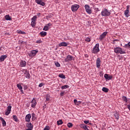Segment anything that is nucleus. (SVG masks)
<instances>
[{
  "label": "nucleus",
  "instance_id": "nucleus-18",
  "mask_svg": "<svg viewBox=\"0 0 130 130\" xmlns=\"http://www.w3.org/2000/svg\"><path fill=\"white\" fill-rule=\"evenodd\" d=\"M20 67H26V61L24 60H21L20 62Z\"/></svg>",
  "mask_w": 130,
  "mask_h": 130
},
{
  "label": "nucleus",
  "instance_id": "nucleus-56",
  "mask_svg": "<svg viewBox=\"0 0 130 130\" xmlns=\"http://www.w3.org/2000/svg\"><path fill=\"white\" fill-rule=\"evenodd\" d=\"M115 41H119V40H117V39L114 40L113 41V42H115Z\"/></svg>",
  "mask_w": 130,
  "mask_h": 130
},
{
  "label": "nucleus",
  "instance_id": "nucleus-41",
  "mask_svg": "<svg viewBox=\"0 0 130 130\" xmlns=\"http://www.w3.org/2000/svg\"><path fill=\"white\" fill-rule=\"evenodd\" d=\"M68 127H72L73 126V123L69 122L67 124Z\"/></svg>",
  "mask_w": 130,
  "mask_h": 130
},
{
  "label": "nucleus",
  "instance_id": "nucleus-38",
  "mask_svg": "<svg viewBox=\"0 0 130 130\" xmlns=\"http://www.w3.org/2000/svg\"><path fill=\"white\" fill-rule=\"evenodd\" d=\"M17 33H18V34H26L25 31H23L22 30H18Z\"/></svg>",
  "mask_w": 130,
  "mask_h": 130
},
{
  "label": "nucleus",
  "instance_id": "nucleus-15",
  "mask_svg": "<svg viewBox=\"0 0 130 130\" xmlns=\"http://www.w3.org/2000/svg\"><path fill=\"white\" fill-rule=\"evenodd\" d=\"M0 120L2 121L3 126H7V122H6V121L5 119H4V118L0 117Z\"/></svg>",
  "mask_w": 130,
  "mask_h": 130
},
{
  "label": "nucleus",
  "instance_id": "nucleus-43",
  "mask_svg": "<svg viewBox=\"0 0 130 130\" xmlns=\"http://www.w3.org/2000/svg\"><path fill=\"white\" fill-rule=\"evenodd\" d=\"M50 127L49 126H46L44 128V130H50Z\"/></svg>",
  "mask_w": 130,
  "mask_h": 130
},
{
  "label": "nucleus",
  "instance_id": "nucleus-30",
  "mask_svg": "<svg viewBox=\"0 0 130 130\" xmlns=\"http://www.w3.org/2000/svg\"><path fill=\"white\" fill-rule=\"evenodd\" d=\"M124 47L125 48H130V42H128L127 44H125Z\"/></svg>",
  "mask_w": 130,
  "mask_h": 130
},
{
  "label": "nucleus",
  "instance_id": "nucleus-59",
  "mask_svg": "<svg viewBox=\"0 0 130 130\" xmlns=\"http://www.w3.org/2000/svg\"><path fill=\"white\" fill-rule=\"evenodd\" d=\"M32 129H30V128H27V129H26V130H32Z\"/></svg>",
  "mask_w": 130,
  "mask_h": 130
},
{
  "label": "nucleus",
  "instance_id": "nucleus-34",
  "mask_svg": "<svg viewBox=\"0 0 130 130\" xmlns=\"http://www.w3.org/2000/svg\"><path fill=\"white\" fill-rule=\"evenodd\" d=\"M31 27H35V25H36V22L35 21H31L30 24Z\"/></svg>",
  "mask_w": 130,
  "mask_h": 130
},
{
  "label": "nucleus",
  "instance_id": "nucleus-24",
  "mask_svg": "<svg viewBox=\"0 0 130 130\" xmlns=\"http://www.w3.org/2000/svg\"><path fill=\"white\" fill-rule=\"evenodd\" d=\"M31 116H32L31 119L32 121H34L36 119V115L35 114V113H32L31 114Z\"/></svg>",
  "mask_w": 130,
  "mask_h": 130
},
{
  "label": "nucleus",
  "instance_id": "nucleus-33",
  "mask_svg": "<svg viewBox=\"0 0 130 130\" xmlns=\"http://www.w3.org/2000/svg\"><path fill=\"white\" fill-rule=\"evenodd\" d=\"M122 99L124 101L125 103H127V99L126 98V96H122Z\"/></svg>",
  "mask_w": 130,
  "mask_h": 130
},
{
  "label": "nucleus",
  "instance_id": "nucleus-51",
  "mask_svg": "<svg viewBox=\"0 0 130 130\" xmlns=\"http://www.w3.org/2000/svg\"><path fill=\"white\" fill-rule=\"evenodd\" d=\"M80 103H81V102H77V103L75 104L76 105H79V104H80Z\"/></svg>",
  "mask_w": 130,
  "mask_h": 130
},
{
  "label": "nucleus",
  "instance_id": "nucleus-62",
  "mask_svg": "<svg viewBox=\"0 0 130 130\" xmlns=\"http://www.w3.org/2000/svg\"><path fill=\"white\" fill-rule=\"evenodd\" d=\"M0 14H2V13L0 12Z\"/></svg>",
  "mask_w": 130,
  "mask_h": 130
},
{
  "label": "nucleus",
  "instance_id": "nucleus-21",
  "mask_svg": "<svg viewBox=\"0 0 130 130\" xmlns=\"http://www.w3.org/2000/svg\"><path fill=\"white\" fill-rule=\"evenodd\" d=\"M80 127H81V128H83L85 130H89V129H88V127H87V125H85V124H82L80 125Z\"/></svg>",
  "mask_w": 130,
  "mask_h": 130
},
{
  "label": "nucleus",
  "instance_id": "nucleus-5",
  "mask_svg": "<svg viewBox=\"0 0 130 130\" xmlns=\"http://www.w3.org/2000/svg\"><path fill=\"white\" fill-rule=\"evenodd\" d=\"M79 8H80V5L78 4H74L72 6L71 10L72 12H77L78 11Z\"/></svg>",
  "mask_w": 130,
  "mask_h": 130
},
{
  "label": "nucleus",
  "instance_id": "nucleus-14",
  "mask_svg": "<svg viewBox=\"0 0 130 130\" xmlns=\"http://www.w3.org/2000/svg\"><path fill=\"white\" fill-rule=\"evenodd\" d=\"M104 78L106 79V80L109 81L110 80L112 79V76L109 75V74H105L104 75Z\"/></svg>",
  "mask_w": 130,
  "mask_h": 130
},
{
  "label": "nucleus",
  "instance_id": "nucleus-36",
  "mask_svg": "<svg viewBox=\"0 0 130 130\" xmlns=\"http://www.w3.org/2000/svg\"><path fill=\"white\" fill-rule=\"evenodd\" d=\"M50 99V95L47 94L46 95V101H48Z\"/></svg>",
  "mask_w": 130,
  "mask_h": 130
},
{
  "label": "nucleus",
  "instance_id": "nucleus-25",
  "mask_svg": "<svg viewBox=\"0 0 130 130\" xmlns=\"http://www.w3.org/2000/svg\"><path fill=\"white\" fill-rule=\"evenodd\" d=\"M102 91L103 92H105V93H108V91H109V89L106 87H103Z\"/></svg>",
  "mask_w": 130,
  "mask_h": 130
},
{
  "label": "nucleus",
  "instance_id": "nucleus-63",
  "mask_svg": "<svg viewBox=\"0 0 130 130\" xmlns=\"http://www.w3.org/2000/svg\"><path fill=\"white\" fill-rule=\"evenodd\" d=\"M100 1H102V0H100Z\"/></svg>",
  "mask_w": 130,
  "mask_h": 130
},
{
  "label": "nucleus",
  "instance_id": "nucleus-40",
  "mask_svg": "<svg viewBox=\"0 0 130 130\" xmlns=\"http://www.w3.org/2000/svg\"><path fill=\"white\" fill-rule=\"evenodd\" d=\"M29 72H28V71L27 70H26V69H23V70H22V73H23V74H24L25 75L26 74V73H28Z\"/></svg>",
  "mask_w": 130,
  "mask_h": 130
},
{
  "label": "nucleus",
  "instance_id": "nucleus-61",
  "mask_svg": "<svg viewBox=\"0 0 130 130\" xmlns=\"http://www.w3.org/2000/svg\"><path fill=\"white\" fill-rule=\"evenodd\" d=\"M113 43L114 44H115V42H113Z\"/></svg>",
  "mask_w": 130,
  "mask_h": 130
},
{
  "label": "nucleus",
  "instance_id": "nucleus-29",
  "mask_svg": "<svg viewBox=\"0 0 130 130\" xmlns=\"http://www.w3.org/2000/svg\"><path fill=\"white\" fill-rule=\"evenodd\" d=\"M37 20V16H34V17L31 18V22H36Z\"/></svg>",
  "mask_w": 130,
  "mask_h": 130
},
{
  "label": "nucleus",
  "instance_id": "nucleus-4",
  "mask_svg": "<svg viewBox=\"0 0 130 130\" xmlns=\"http://www.w3.org/2000/svg\"><path fill=\"white\" fill-rule=\"evenodd\" d=\"M84 8L87 14H89V15H91V14H92V10L90 8V6H89V5H85Z\"/></svg>",
  "mask_w": 130,
  "mask_h": 130
},
{
  "label": "nucleus",
  "instance_id": "nucleus-50",
  "mask_svg": "<svg viewBox=\"0 0 130 130\" xmlns=\"http://www.w3.org/2000/svg\"><path fill=\"white\" fill-rule=\"evenodd\" d=\"M64 94V92H62L60 93V96H63Z\"/></svg>",
  "mask_w": 130,
  "mask_h": 130
},
{
  "label": "nucleus",
  "instance_id": "nucleus-23",
  "mask_svg": "<svg viewBox=\"0 0 130 130\" xmlns=\"http://www.w3.org/2000/svg\"><path fill=\"white\" fill-rule=\"evenodd\" d=\"M13 120H14V121H15V122H18V121H19V119H18V117H17V116H16L15 115H13Z\"/></svg>",
  "mask_w": 130,
  "mask_h": 130
},
{
  "label": "nucleus",
  "instance_id": "nucleus-54",
  "mask_svg": "<svg viewBox=\"0 0 130 130\" xmlns=\"http://www.w3.org/2000/svg\"><path fill=\"white\" fill-rule=\"evenodd\" d=\"M24 90H26V89H27V86H24V87H23Z\"/></svg>",
  "mask_w": 130,
  "mask_h": 130
},
{
  "label": "nucleus",
  "instance_id": "nucleus-42",
  "mask_svg": "<svg viewBox=\"0 0 130 130\" xmlns=\"http://www.w3.org/2000/svg\"><path fill=\"white\" fill-rule=\"evenodd\" d=\"M55 64L56 67H57V68H59V67H60V64H59V63L58 62H55Z\"/></svg>",
  "mask_w": 130,
  "mask_h": 130
},
{
  "label": "nucleus",
  "instance_id": "nucleus-22",
  "mask_svg": "<svg viewBox=\"0 0 130 130\" xmlns=\"http://www.w3.org/2000/svg\"><path fill=\"white\" fill-rule=\"evenodd\" d=\"M5 20L6 21H11L12 20V18H11V16H10L9 15H7L5 16Z\"/></svg>",
  "mask_w": 130,
  "mask_h": 130
},
{
  "label": "nucleus",
  "instance_id": "nucleus-53",
  "mask_svg": "<svg viewBox=\"0 0 130 130\" xmlns=\"http://www.w3.org/2000/svg\"><path fill=\"white\" fill-rule=\"evenodd\" d=\"M20 92H21V93H22V94H24V91H23V89H20Z\"/></svg>",
  "mask_w": 130,
  "mask_h": 130
},
{
  "label": "nucleus",
  "instance_id": "nucleus-3",
  "mask_svg": "<svg viewBox=\"0 0 130 130\" xmlns=\"http://www.w3.org/2000/svg\"><path fill=\"white\" fill-rule=\"evenodd\" d=\"M101 14L102 17H108L111 15L110 12H109V11H108V10H107L106 8L102 10Z\"/></svg>",
  "mask_w": 130,
  "mask_h": 130
},
{
  "label": "nucleus",
  "instance_id": "nucleus-49",
  "mask_svg": "<svg viewBox=\"0 0 130 130\" xmlns=\"http://www.w3.org/2000/svg\"><path fill=\"white\" fill-rule=\"evenodd\" d=\"M37 43H38V44L41 43V40H39V41H37Z\"/></svg>",
  "mask_w": 130,
  "mask_h": 130
},
{
  "label": "nucleus",
  "instance_id": "nucleus-16",
  "mask_svg": "<svg viewBox=\"0 0 130 130\" xmlns=\"http://www.w3.org/2000/svg\"><path fill=\"white\" fill-rule=\"evenodd\" d=\"M26 127H28L30 129H33V124H32L31 122H29L26 124Z\"/></svg>",
  "mask_w": 130,
  "mask_h": 130
},
{
  "label": "nucleus",
  "instance_id": "nucleus-20",
  "mask_svg": "<svg viewBox=\"0 0 130 130\" xmlns=\"http://www.w3.org/2000/svg\"><path fill=\"white\" fill-rule=\"evenodd\" d=\"M68 43H66L64 42H61L59 44V46L60 47L61 46H68Z\"/></svg>",
  "mask_w": 130,
  "mask_h": 130
},
{
  "label": "nucleus",
  "instance_id": "nucleus-57",
  "mask_svg": "<svg viewBox=\"0 0 130 130\" xmlns=\"http://www.w3.org/2000/svg\"><path fill=\"white\" fill-rule=\"evenodd\" d=\"M100 75H103V72H101L100 73Z\"/></svg>",
  "mask_w": 130,
  "mask_h": 130
},
{
  "label": "nucleus",
  "instance_id": "nucleus-39",
  "mask_svg": "<svg viewBox=\"0 0 130 130\" xmlns=\"http://www.w3.org/2000/svg\"><path fill=\"white\" fill-rule=\"evenodd\" d=\"M114 116H115L116 119H117V120L119 119V116H118V114L116 113V114H115Z\"/></svg>",
  "mask_w": 130,
  "mask_h": 130
},
{
  "label": "nucleus",
  "instance_id": "nucleus-58",
  "mask_svg": "<svg viewBox=\"0 0 130 130\" xmlns=\"http://www.w3.org/2000/svg\"><path fill=\"white\" fill-rule=\"evenodd\" d=\"M89 57V56L88 55V54L85 55V57Z\"/></svg>",
  "mask_w": 130,
  "mask_h": 130
},
{
  "label": "nucleus",
  "instance_id": "nucleus-45",
  "mask_svg": "<svg viewBox=\"0 0 130 130\" xmlns=\"http://www.w3.org/2000/svg\"><path fill=\"white\" fill-rule=\"evenodd\" d=\"M52 24H51V23H49L48 24H47L46 25V26H48V27H50V26H52Z\"/></svg>",
  "mask_w": 130,
  "mask_h": 130
},
{
  "label": "nucleus",
  "instance_id": "nucleus-28",
  "mask_svg": "<svg viewBox=\"0 0 130 130\" xmlns=\"http://www.w3.org/2000/svg\"><path fill=\"white\" fill-rule=\"evenodd\" d=\"M59 78H61V79H66V76L63 75V74H60L58 76Z\"/></svg>",
  "mask_w": 130,
  "mask_h": 130
},
{
  "label": "nucleus",
  "instance_id": "nucleus-1",
  "mask_svg": "<svg viewBox=\"0 0 130 130\" xmlns=\"http://www.w3.org/2000/svg\"><path fill=\"white\" fill-rule=\"evenodd\" d=\"M100 49H99V44H96L94 47H93V49L91 50V53L93 54H97L98 52H100Z\"/></svg>",
  "mask_w": 130,
  "mask_h": 130
},
{
  "label": "nucleus",
  "instance_id": "nucleus-52",
  "mask_svg": "<svg viewBox=\"0 0 130 130\" xmlns=\"http://www.w3.org/2000/svg\"><path fill=\"white\" fill-rule=\"evenodd\" d=\"M77 102H78V100H77L76 99L74 100V102L75 104H76Z\"/></svg>",
  "mask_w": 130,
  "mask_h": 130
},
{
  "label": "nucleus",
  "instance_id": "nucleus-8",
  "mask_svg": "<svg viewBox=\"0 0 130 130\" xmlns=\"http://www.w3.org/2000/svg\"><path fill=\"white\" fill-rule=\"evenodd\" d=\"M74 57H73V56L68 55L65 59V61H66V62H69V61H72Z\"/></svg>",
  "mask_w": 130,
  "mask_h": 130
},
{
  "label": "nucleus",
  "instance_id": "nucleus-35",
  "mask_svg": "<svg viewBox=\"0 0 130 130\" xmlns=\"http://www.w3.org/2000/svg\"><path fill=\"white\" fill-rule=\"evenodd\" d=\"M70 86L68 85H65L62 86H61V89H68V88H69Z\"/></svg>",
  "mask_w": 130,
  "mask_h": 130
},
{
  "label": "nucleus",
  "instance_id": "nucleus-2",
  "mask_svg": "<svg viewBox=\"0 0 130 130\" xmlns=\"http://www.w3.org/2000/svg\"><path fill=\"white\" fill-rule=\"evenodd\" d=\"M114 52L115 53H119L120 54H125V51L120 47H117L114 48Z\"/></svg>",
  "mask_w": 130,
  "mask_h": 130
},
{
  "label": "nucleus",
  "instance_id": "nucleus-17",
  "mask_svg": "<svg viewBox=\"0 0 130 130\" xmlns=\"http://www.w3.org/2000/svg\"><path fill=\"white\" fill-rule=\"evenodd\" d=\"M8 57V56L4 55H2L0 57V62H2V61H4Z\"/></svg>",
  "mask_w": 130,
  "mask_h": 130
},
{
  "label": "nucleus",
  "instance_id": "nucleus-32",
  "mask_svg": "<svg viewBox=\"0 0 130 130\" xmlns=\"http://www.w3.org/2000/svg\"><path fill=\"white\" fill-rule=\"evenodd\" d=\"M49 27H48L47 26L45 25L43 30H44V31H48V30H49Z\"/></svg>",
  "mask_w": 130,
  "mask_h": 130
},
{
  "label": "nucleus",
  "instance_id": "nucleus-31",
  "mask_svg": "<svg viewBox=\"0 0 130 130\" xmlns=\"http://www.w3.org/2000/svg\"><path fill=\"white\" fill-rule=\"evenodd\" d=\"M62 123H63L62 120H59L57 121V124H58V125H60V124H62Z\"/></svg>",
  "mask_w": 130,
  "mask_h": 130
},
{
  "label": "nucleus",
  "instance_id": "nucleus-9",
  "mask_svg": "<svg viewBox=\"0 0 130 130\" xmlns=\"http://www.w3.org/2000/svg\"><path fill=\"white\" fill-rule=\"evenodd\" d=\"M12 109V106H9L7 107V110L5 111V115H9L11 113Z\"/></svg>",
  "mask_w": 130,
  "mask_h": 130
},
{
  "label": "nucleus",
  "instance_id": "nucleus-37",
  "mask_svg": "<svg viewBox=\"0 0 130 130\" xmlns=\"http://www.w3.org/2000/svg\"><path fill=\"white\" fill-rule=\"evenodd\" d=\"M17 88L19 89V90L23 89V87H22V85H21V84H17Z\"/></svg>",
  "mask_w": 130,
  "mask_h": 130
},
{
  "label": "nucleus",
  "instance_id": "nucleus-19",
  "mask_svg": "<svg viewBox=\"0 0 130 130\" xmlns=\"http://www.w3.org/2000/svg\"><path fill=\"white\" fill-rule=\"evenodd\" d=\"M126 18L129 17V10H125L124 13Z\"/></svg>",
  "mask_w": 130,
  "mask_h": 130
},
{
  "label": "nucleus",
  "instance_id": "nucleus-55",
  "mask_svg": "<svg viewBox=\"0 0 130 130\" xmlns=\"http://www.w3.org/2000/svg\"><path fill=\"white\" fill-rule=\"evenodd\" d=\"M127 108L130 111V105L127 106Z\"/></svg>",
  "mask_w": 130,
  "mask_h": 130
},
{
  "label": "nucleus",
  "instance_id": "nucleus-48",
  "mask_svg": "<svg viewBox=\"0 0 130 130\" xmlns=\"http://www.w3.org/2000/svg\"><path fill=\"white\" fill-rule=\"evenodd\" d=\"M42 86H43V83H40L39 85V87H40V88H41V87H42Z\"/></svg>",
  "mask_w": 130,
  "mask_h": 130
},
{
  "label": "nucleus",
  "instance_id": "nucleus-60",
  "mask_svg": "<svg viewBox=\"0 0 130 130\" xmlns=\"http://www.w3.org/2000/svg\"><path fill=\"white\" fill-rule=\"evenodd\" d=\"M38 16L39 17L40 16V13L38 14Z\"/></svg>",
  "mask_w": 130,
  "mask_h": 130
},
{
  "label": "nucleus",
  "instance_id": "nucleus-44",
  "mask_svg": "<svg viewBox=\"0 0 130 130\" xmlns=\"http://www.w3.org/2000/svg\"><path fill=\"white\" fill-rule=\"evenodd\" d=\"M85 41H86L87 42H90V41H91V39H89V37H87L85 39Z\"/></svg>",
  "mask_w": 130,
  "mask_h": 130
},
{
  "label": "nucleus",
  "instance_id": "nucleus-11",
  "mask_svg": "<svg viewBox=\"0 0 130 130\" xmlns=\"http://www.w3.org/2000/svg\"><path fill=\"white\" fill-rule=\"evenodd\" d=\"M35 2L36 4H37L38 5H40L42 7H44V6H45V3L42 2V0H35Z\"/></svg>",
  "mask_w": 130,
  "mask_h": 130
},
{
  "label": "nucleus",
  "instance_id": "nucleus-6",
  "mask_svg": "<svg viewBox=\"0 0 130 130\" xmlns=\"http://www.w3.org/2000/svg\"><path fill=\"white\" fill-rule=\"evenodd\" d=\"M38 52V50H31L30 52V53H28V55L30 57L35 56L36 55V54H37Z\"/></svg>",
  "mask_w": 130,
  "mask_h": 130
},
{
  "label": "nucleus",
  "instance_id": "nucleus-10",
  "mask_svg": "<svg viewBox=\"0 0 130 130\" xmlns=\"http://www.w3.org/2000/svg\"><path fill=\"white\" fill-rule=\"evenodd\" d=\"M107 33H108L107 31H105L100 36L99 39L101 41L105 38L106 35H107Z\"/></svg>",
  "mask_w": 130,
  "mask_h": 130
},
{
  "label": "nucleus",
  "instance_id": "nucleus-47",
  "mask_svg": "<svg viewBox=\"0 0 130 130\" xmlns=\"http://www.w3.org/2000/svg\"><path fill=\"white\" fill-rule=\"evenodd\" d=\"M129 5H127L126 6V11H129Z\"/></svg>",
  "mask_w": 130,
  "mask_h": 130
},
{
  "label": "nucleus",
  "instance_id": "nucleus-13",
  "mask_svg": "<svg viewBox=\"0 0 130 130\" xmlns=\"http://www.w3.org/2000/svg\"><path fill=\"white\" fill-rule=\"evenodd\" d=\"M31 107H32V108H35V106H36L37 104V103H36V100H35V99H33L31 102Z\"/></svg>",
  "mask_w": 130,
  "mask_h": 130
},
{
  "label": "nucleus",
  "instance_id": "nucleus-27",
  "mask_svg": "<svg viewBox=\"0 0 130 130\" xmlns=\"http://www.w3.org/2000/svg\"><path fill=\"white\" fill-rule=\"evenodd\" d=\"M25 77L26 78V79H30V78H31V76L30 75L29 72H27L26 74H25Z\"/></svg>",
  "mask_w": 130,
  "mask_h": 130
},
{
  "label": "nucleus",
  "instance_id": "nucleus-26",
  "mask_svg": "<svg viewBox=\"0 0 130 130\" xmlns=\"http://www.w3.org/2000/svg\"><path fill=\"white\" fill-rule=\"evenodd\" d=\"M40 35H41V36H46V35H47V32H46V31H42L40 32Z\"/></svg>",
  "mask_w": 130,
  "mask_h": 130
},
{
  "label": "nucleus",
  "instance_id": "nucleus-12",
  "mask_svg": "<svg viewBox=\"0 0 130 130\" xmlns=\"http://www.w3.org/2000/svg\"><path fill=\"white\" fill-rule=\"evenodd\" d=\"M101 60L100 59V58H98L96 59V68H98V69H99V68H100V67H101Z\"/></svg>",
  "mask_w": 130,
  "mask_h": 130
},
{
  "label": "nucleus",
  "instance_id": "nucleus-46",
  "mask_svg": "<svg viewBox=\"0 0 130 130\" xmlns=\"http://www.w3.org/2000/svg\"><path fill=\"white\" fill-rule=\"evenodd\" d=\"M84 123H85V124H88V123H89V120H85L84 121Z\"/></svg>",
  "mask_w": 130,
  "mask_h": 130
},
{
  "label": "nucleus",
  "instance_id": "nucleus-7",
  "mask_svg": "<svg viewBox=\"0 0 130 130\" xmlns=\"http://www.w3.org/2000/svg\"><path fill=\"white\" fill-rule=\"evenodd\" d=\"M32 116H31V114H28L25 116V120L26 122H30V120H31V118Z\"/></svg>",
  "mask_w": 130,
  "mask_h": 130
}]
</instances>
